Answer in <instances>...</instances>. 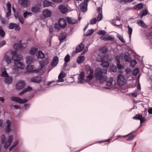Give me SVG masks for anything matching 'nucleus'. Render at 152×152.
I'll return each instance as SVG.
<instances>
[{
	"mask_svg": "<svg viewBox=\"0 0 152 152\" xmlns=\"http://www.w3.org/2000/svg\"><path fill=\"white\" fill-rule=\"evenodd\" d=\"M66 19L68 23L70 24H76L77 23V19H75L71 17H67Z\"/></svg>",
	"mask_w": 152,
	"mask_h": 152,
	"instance_id": "4468645a",
	"label": "nucleus"
},
{
	"mask_svg": "<svg viewBox=\"0 0 152 152\" xmlns=\"http://www.w3.org/2000/svg\"><path fill=\"white\" fill-rule=\"evenodd\" d=\"M6 44V41L3 40L0 42V47H2L4 45H5Z\"/></svg>",
	"mask_w": 152,
	"mask_h": 152,
	"instance_id": "69168bd1",
	"label": "nucleus"
},
{
	"mask_svg": "<svg viewBox=\"0 0 152 152\" xmlns=\"http://www.w3.org/2000/svg\"><path fill=\"white\" fill-rule=\"evenodd\" d=\"M142 116V115L139 113L136 114L133 117V118L134 119L140 120Z\"/></svg>",
	"mask_w": 152,
	"mask_h": 152,
	"instance_id": "a19ab883",
	"label": "nucleus"
},
{
	"mask_svg": "<svg viewBox=\"0 0 152 152\" xmlns=\"http://www.w3.org/2000/svg\"><path fill=\"white\" fill-rule=\"evenodd\" d=\"M101 66L102 67L107 68L109 67V63L107 61H103L100 64Z\"/></svg>",
	"mask_w": 152,
	"mask_h": 152,
	"instance_id": "473e14b6",
	"label": "nucleus"
},
{
	"mask_svg": "<svg viewBox=\"0 0 152 152\" xmlns=\"http://www.w3.org/2000/svg\"><path fill=\"white\" fill-rule=\"evenodd\" d=\"M143 5L142 3H140L139 4L135 6V9L138 10H140V9L143 8Z\"/></svg>",
	"mask_w": 152,
	"mask_h": 152,
	"instance_id": "58836bf2",
	"label": "nucleus"
},
{
	"mask_svg": "<svg viewBox=\"0 0 152 152\" xmlns=\"http://www.w3.org/2000/svg\"><path fill=\"white\" fill-rule=\"evenodd\" d=\"M94 32L93 29L89 30L87 33L86 35L87 36H89L91 35Z\"/></svg>",
	"mask_w": 152,
	"mask_h": 152,
	"instance_id": "3c124183",
	"label": "nucleus"
},
{
	"mask_svg": "<svg viewBox=\"0 0 152 152\" xmlns=\"http://www.w3.org/2000/svg\"><path fill=\"white\" fill-rule=\"evenodd\" d=\"M45 54L41 51H39L38 53L36 54V56L38 59H42L45 57Z\"/></svg>",
	"mask_w": 152,
	"mask_h": 152,
	"instance_id": "c756f323",
	"label": "nucleus"
},
{
	"mask_svg": "<svg viewBox=\"0 0 152 152\" xmlns=\"http://www.w3.org/2000/svg\"><path fill=\"white\" fill-rule=\"evenodd\" d=\"M5 35V32L2 28L0 26V36L1 37H4Z\"/></svg>",
	"mask_w": 152,
	"mask_h": 152,
	"instance_id": "a18cd8bd",
	"label": "nucleus"
},
{
	"mask_svg": "<svg viewBox=\"0 0 152 152\" xmlns=\"http://www.w3.org/2000/svg\"><path fill=\"white\" fill-rule=\"evenodd\" d=\"M89 0H85L84 1H82L79 5L80 11L83 12H85L87 10L88 2Z\"/></svg>",
	"mask_w": 152,
	"mask_h": 152,
	"instance_id": "7ed1b4c3",
	"label": "nucleus"
},
{
	"mask_svg": "<svg viewBox=\"0 0 152 152\" xmlns=\"http://www.w3.org/2000/svg\"><path fill=\"white\" fill-rule=\"evenodd\" d=\"M40 10V8L38 6H34L32 7L31 11L34 13H37L39 12Z\"/></svg>",
	"mask_w": 152,
	"mask_h": 152,
	"instance_id": "7c9ffc66",
	"label": "nucleus"
},
{
	"mask_svg": "<svg viewBox=\"0 0 152 152\" xmlns=\"http://www.w3.org/2000/svg\"><path fill=\"white\" fill-rule=\"evenodd\" d=\"M85 57L83 56H80L77 59V62L79 64H80L83 62L85 59Z\"/></svg>",
	"mask_w": 152,
	"mask_h": 152,
	"instance_id": "72a5a7b5",
	"label": "nucleus"
},
{
	"mask_svg": "<svg viewBox=\"0 0 152 152\" xmlns=\"http://www.w3.org/2000/svg\"><path fill=\"white\" fill-rule=\"evenodd\" d=\"M51 11L49 10H45L42 12V15L45 17H49L51 15Z\"/></svg>",
	"mask_w": 152,
	"mask_h": 152,
	"instance_id": "a878e982",
	"label": "nucleus"
},
{
	"mask_svg": "<svg viewBox=\"0 0 152 152\" xmlns=\"http://www.w3.org/2000/svg\"><path fill=\"white\" fill-rule=\"evenodd\" d=\"M138 73V70L137 69H134L133 71V75L134 76H135Z\"/></svg>",
	"mask_w": 152,
	"mask_h": 152,
	"instance_id": "680f3d73",
	"label": "nucleus"
},
{
	"mask_svg": "<svg viewBox=\"0 0 152 152\" xmlns=\"http://www.w3.org/2000/svg\"><path fill=\"white\" fill-rule=\"evenodd\" d=\"M106 58V55L103 53H99L97 58L96 60L99 62H102L105 61Z\"/></svg>",
	"mask_w": 152,
	"mask_h": 152,
	"instance_id": "2eb2a0df",
	"label": "nucleus"
},
{
	"mask_svg": "<svg viewBox=\"0 0 152 152\" xmlns=\"http://www.w3.org/2000/svg\"><path fill=\"white\" fill-rule=\"evenodd\" d=\"M124 57L125 61L126 62H130L131 59L128 52L125 53L124 54Z\"/></svg>",
	"mask_w": 152,
	"mask_h": 152,
	"instance_id": "c85d7f7f",
	"label": "nucleus"
},
{
	"mask_svg": "<svg viewBox=\"0 0 152 152\" xmlns=\"http://www.w3.org/2000/svg\"><path fill=\"white\" fill-rule=\"evenodd\" d=\"M1 139L2 143H3L6 140V137L4 134L1 135Z\"/></svg>",
	"mask_w": 152,
	"mask_h": 152,
	"instance_id": "4d7b16f0",
	"label": "nucleus"
},
{
	"mask_svg": "<svg viewBox=\"0 0 152 152\" xmlns=\"http://www.w3.org/2000/svg\"><path fill=\"white\" fill-rule=\"evenodd\" d=\"M84 45L83 43H81L78 46H77L76 48V52L79 53L81 51L84 49Z\"/></svg>",
	"mask_w": 152,
	"mask_h": 152,
	"instance_id": "5701e85b",
	"label": "nucleus"
},
{
	"mask_svg": "<svg viewBox=\"0 0 152 152\" xmlns=\"http://www.w3.org/2000/svg\"><path fill=\"white\" fill-rule=\"evenodd\" d=\"M107 50V48L106 47H103L100 49V50L101 52L100 53H103V54L105 55Z\"/></svg>",
	"mask_w": 152,
	"mask_h": 152,
	"instance_id": "37998d69",
	"label": "nucleus"
},
{
	"mask_svg": "<svg viewBox=\"0 0 152 152\" xmlns=\"http://www.w3.org/2000/svg\"><path fill=\"white\" fill-rule=\"evenodd\" d=\"M112 137H111V138H109L105 140L104 141H99L98 142L99 143H101L104 142H110L111 140H112Z\"/></svg>",
	"mask_w": 152,
	"mask_h": 152,
	"instance_id": "bf43d9fd",
	"label": "nucleus"
},
{
	"mask_svg": "<svg viewBox=\"0 0 152 152\" xmlns=\"http://www.w3.org/2000/svg\"><path fill=\"white\" fill-rule=\"evenodd\" d=\"M65 76V74L64 72H61L58 76V80H57V82H62L64 81V80L63 79Z\"/></svg>",
	"mask_w": 152,
	"mask_h": 152,
	"instance_id": "aec40b11",
	"label": "nucleus"
},
{
	"mask_svg": "<svg viewBox=\"0 0 152 152\" xmlns=\"http://www.w3.org/2000/svg\"><path fill=\"white\" fill-rule=\"evenodd\" d=\"M13 140V136L12 135H10L9 136L8 140H7V141H6V142H8L9 143H11V142H12Z\"/></svg>",
	"mask_w": 152,
	"mask_h": 152,
	"instance_id": "5fc2aeb1",
	"label": "nucleus"
},
{
	"mask_svg": "<svg viewBox=\"0 0 152 152\" xmlns=\"http://www.w3.org/2000/svg\"><path fill=\"white\" fill-rule=\"evenodd\" d=\"M88 72L89 75L87 76L86 79L87 81H89L91 80L94 77L93 76L94 71L93 69L91 68L90 67H89V70L88 71Z\"/></svg>",
	"mask_w": 152,
	"mask_h": 152,
	"instance_id": "f8f14e48",
	"label": "nucleus"
},
{
	"mask_svg": "<svg viewBox=\"0 0 152 152\" xmlns=\"http://www.w3.org/2000/svg\"><path fill=\"white\" fill-rule=\"evenodd\" d=\"M97 20L96 18H94L92 19L90 21L91 24L93 25L96 23Z\"/></svg>",
	"mask_w": 152,
	"mask_h": 152,
	"instance_id": "864d4df0",
	"label": "nucleus"
},
{
	"mask_svg": "<svg viewBox=\"0 0 152 152\" xmlns=\"http://www.w3.org/2000/svg\"><path fill=\"white\" fill-rule=\"evenodd\" d=\"M40 77L36 76L32 77L31 79V81L36 83H39L42 81Z\"/></svg>",
	"mask_w": 152,
	"mask_h": 152,
	"instance_id": "6ab92c4d",
	"label": "nucleus"
},
{
	"mask_svg": "<svg viewBox=\"0 0 152 152\" xmlns=\"http://www.w3.org/2000/svg\"><path fill=\"white\" fill-rule=\"evenodd\" d=\"M58 58L57 56H56L53 58L51 64V66L53 67H54L56 66L58 62Z\"/></svg>",
	"mask_w": 152,
	"mask_h": 152,
	"instance_id": "f3484780",
	"label": "nucleus"
},
{
	"mask_svg": "<svg viewBox=\"0 0 152 152\" xmlns=\"http://www.w3.org/2000/svg\"><path fill=\"white\" fill-rule=\"evenodd\" d=\"M54 4L52 2H51L48 0H44L43 3V6L44 7H46L49 6H53Z\"/></svg>",
	"mask_w": 152,
	"mask_h": 152,
	"instance_id": "412c9836",
	"label": "nucleus"
},
{
	"mask_svg": "<svg viewBox=\"0 0 152 152\" xmlns=\"http://www.w3.org/2000/svg\"><path fill=\"white\" fill-rule=\"evenodd\" d=\"M4 59L8 64L11 63V59L9 56L5 55L4 57Z\"/></svg>",
	"mask_w": 152,
	"mask_h": 152,
	"instance_id": "e433bc0d",
	"label": "nucleus"
},
{
	"mask_svg": "<svg viewBox=\"0 0 152 152\" xmlns=\"http://www.w3.org/2000/svg\"><path fill=\"white\" fill-rule=\"evenodd\" d=\"M11 53L13 55L12 59L15 61V66L18 68L21 69H24L25 68L24 64L22 63L20 61L23 58L22 55L16 54L15 51L12 52H11Z\"/></svg>",
	"mask_w": 152,
	"mask_h": 152,
	"instance_id": "f03ea898",
	"label": "nucleus"
},
{
	"mask_svg": "<svg viewBox=\"0 0 152 152\" xmlns=\"http://www.w3.org/2000/svg\"><path fill=\"white\" fill-rule=\"evenodd\" d=\"M58 24L59 26L61 28H64L66 25V21L63 18H60L59 20Z\"/></svg>",
	"mask_w": 152,
	"mask_h": 152,
	"instance_id": "ddd939ff",
	"label": "nucleus"
},
{
	"mask_svg": "<svg viewBox=\"0 0 152 152\" xmlns=\"http://www.w3.org/2000/svg\"><path fill=\"white\" fill-rule=\"evenodd\" d=\"M12 78L11 77H8L5 78L4 82L6 84H10L11 83Z\"/></svg>",
	"mask_w": 152,
	"mask_h": 152,
	"instance_id": "2f4dec72",
	"label": "nucleus"
},
{
	"mask_svg": "<svg viewBox=\"0 0 152 152\" xmlns=\"http://www.w3.org/2000/svg\"><path fill=\"white\" fill-rule=\"evenodd\" d=\"M0 20L2 24H4L5 23V20L1 16H0Z\"/></svg>",
	"mask_w": 152,
	"mask_h": 152,
	"instance_id": "e2e57ef3",
	"label": "nucleus"
},
{
	"mask_svg": "<svg viewBox=\"0 0 152 152\" xmlns=\"http://www.w3.org/2000/svg\"><path fill=\"white\" fill-rule=\"evenodd\" d=\"M128 33H129V37L130 38L131 36V35L132 34V29L129 26H128Z\"/></svg>",
	"mask_w": 152,
	"mask_h": 152,
	"instance_id": "de8ad7c7",
	"label": "nucleus"
},
{
	"mask_svg": "<svg viewBox=\"0 0 152 152\" xmlns=\"http://www.w3.org/2000/svg\"><path fill=\"white\" fill-rule=\"evenodd\" d=\"M32 90V88L30 87L29 86L27 88H25L20 93V94H22L26 92L30 91H31Z\"/></svg>",
	"mask_w": 152,
	"mask_h": 152,
	"instance_id": "c9c22d12",
	"label": "nucleus"
},
{
	"mask_svg": "<svg viewBox=\"0 0 152 152\" xmlns=\"http://www.w3.org/2000/svg\"><path fill=\"white\" fill-rule=\"evenodd\" d=\"M27 72L32 73H38L40 71L39 69H35L33 70L34 66L33 65H28L26 68Z\"/></svg>",
	"mask_w": 152,
	"mask_h": 152,
	"instance_id": "39448f33",
	"label": "nucleus"
},
{
	"mask_svg": "<svg viewBox=\"0 0 152 152\" xmlns=\"http://www.w3.org/2000/svg\"><path fill=\"white\" fill-rule=\"evenodd\" d=\"M100 39L105 41H112L114 39V37L111 35H108L106 37L102 36Z\"/></svg>",
	"mask_w": 152,
	"mask_h": 152,
	"instance_id": "a211bd4d",
	"label": "nucleus"
},
{
	"mask_svg": "<svg viewBox=\"0 0 152 152\" xmlns=\"http://www.w3.org/2000/svg\"><path fill=\"white\" fill-rule=\"evenodd\" d=\"M11 99L12 101L18 102L20 103H24L27 101L26 99H22L18 97L12 96L11 97Z\"/></svg>",
	"mask_w": 152,
	"mask_h": 152,
	"instance_id": "423d86ee",
	"label": "nucleus"
},
{
	"mask_svg": "<svg viewBox=\"0 0 152 152\" xmlns=\"http://www.w3.org/2000/svg\"><path fill=\"white\" fill-rule=\"evenodd\" d=\"M113 80V77L110 78V79L109 80H107L106 81V80L104 82L106 83V85L108 86L107 87H106V88L109 89L110 87H111L112 86V82Z\"/></svg>",
	"mask_w": 152,
	"mask_h": 152,
	"instance_id": "393cba45",
	"label": "nucleus"
},
{
	"mask_svg": "<svg viewBox=\"0 0 152 152\" xmlns=\"http://www.w3.org/2000/svg\"><path fill=\"white\" fill-rule=\"evenodd\" d=\"M148 12V11L147 10H144L143 11V12H141L140 14V17H142L143 16H145L146 15Z\"/></svg>",
	"mask_w": 152,
	"mask_h": 152,
	"instance_id": "79ce46f5",
	"label": "nucleus"
},
{
	"mask_svg": "<svg viewBox=\"0 0 152 152\" xmlns=\"http://www.w3.org/2000/svg\"><path fill=\"white\" fill-rule=\"evenodd\" d=\"M58 9L64 14H65L68 11L67 6L64 4H61L58 6Z\"/></svg>",
	"mask_w": 152,
	"mask_h": 152,
	"instance_id": "0eeeda50",
	"label": "nucleus"
},
{
	"mask_svg": "<svg viewBox=\"0 0 152 152\" xmlns=\"http://www.w3.org/2000/svg\"><path fill=\"white\" fill-rule=\"evenodd\" d=\"M1 76L2 77H8V74L6 70H4L2 72V74L1 75Z\"/></svg>",
	"mask_w": 152,
	"mask_h": 152,
	"instance_id": "49530a36",
	"label": "nucleus"
},
{
	"mask_svg": "<svg viewBox=\"0 0 152 152\" xmlns=\"http://www.w3.org/2000/svg\"><path fill=\"white\" fill-rule=\"evenodd\" d=\"M97 33L99 34L104 36L106 35V32L104 30H101L98 31Z\"/></svg>",
	"mask_w": 152,
	"mask_h": 152,
	"instance_id": "09e8293b",
	"label": "nucleus"
},
{
	"mask_svg": "<svg viewBox=\"0 0 152 152\" xmlns=\"http://www.w3.org/2000/svg\"><path fill=\"white\" fill-rule=\"evenodd\" d=\"M107 69H106L97 68L95 72L94 76L95 79L99 81L100 84L104 83L107 78L106 75Z\"/></svg>",
	"mask_w": 152,
	"mask_h": 152,
	"instance_id": "f257e3e1",
	"label": "nucleus"
},
{
	"mask_svg": "<svg viewBox=\"0 0 152 152\" xmlns=\"http://www.w3.org/2000/svg\"><path fill=\"white\" fill-rule=\"evenodd\" d=\"M118 38L123 43H125V41L124 40L123 37L121 36H119Z\"/></svg>",
	"mask_w": 152,
	"mask_h": 152,
	"instance_id": "338daca9",
	"label": "nucleus"
},
{
	"mask_svg": "<svg viewBox=\"0 0 152 152\" xmlns=\"http://www.w3.org/2000/svg\"><path fill=\"white\" fill-rule=\"evenodd\" d=\"M137 23L140 26H142V27H145V23L142 20H138L137 22Z\"/></svg>",
	"mask_w": 152,
	"mask_h": 152,
	"instance_id": "4c0bfd02",
	"label": "nucleus"
},
{
	"mask_svg": "<svg viewBox=\"0 0 152 152\" xmlns=\"http://www.w3.org/2000/svg\"><path fill=\"white\" fill-rule=\"evenodd\" d=\"M25 86V82L23 80H20L16 83V88L20 90L23 88Z\"/></svg>",
	"mask_w": 152,
	"mask_h": 152,
	"instance_id": "1a4fd4ad",
	"label": "nucleus"
},
{
	"mask_svg": "<svg viewBox=\"0 0 152 152\" xmlns=\"http://www.w3.org/2000/svg\"><path fill=\"white\" fill-rule=\"evenodd\" d=\"M122 136L118 135V137ZM122 137H124V138H126V140L127 141H130L133 139L135 137V136L132 133H130L125 136H123Z\"/></svg>",
	"mask_w": 152,
	"mask_h": 152,
	"instance_id": "dca6fc26",
	"label": "nucleus"
},
{
	"mask_svg": "<svg viewBox=\"0 0 152 152\" xmlns=\"http://www.w3.org/2000/svg\"><path fill=\"white\" fill-rule=\"evenodd\" d=\"M37 50L38 49L37 48H33L30 50V53L31 54H34L37 53Z\"/></svg>",
	"mask_w": 152,
	"mask_h": 152,
	"instance_id": "ea45409f",
	"label": "nucleus"
},
{
	"mask_svg": "<svg viewBox=\"0 0 152 152\" xmlns=\"http://www.w3.org/2000/svg\"><path fill=\"white\" fill-rule=\"evenodd\" d=\"M9 29H12L15 28V30L16 31H19L20 28L19 26L16 23H10L8 26Z\"/></svg>",
	"mask_w": 152,
	"mask_h": 152,
	"instance_id": "9d476101",
	"label": "nucleus"
},
{
	"mask_svg": "<svg viewBox=\"0 0 152 152\" xmlns=\"http://www.w3.org/2000/svg\"><path fill=\"white\" fill-rule=\"evenodd\" d=\"M70 57V56L67 54L65 57L64 61L65 62H68L69 61Z\"/></svg>",
	"mask_w": 152,
	"mask_h": 152,
	"instance_id": "8fccbe9b",
	"label": "nucleus"
},
{
	"mask_svg": "<svg viewBox=\"0 0 152 152\" xmlns=\"http://www.w3.org/2000/svg\"><path fill=\"white\" fill-rule=\"evenodd\" d=\"M117 66L118 68L119 69H124V66H123L121 64H120V63H117Z\"/></svg>",
	"mask_w": 152,
	"mask_h": 152,
	"instance_id": "13d9d810",
	"label": "nucleus"
},
{
	"mask_svg": "<svg viewBox=\"0 0 152 152\" xmlns=\"http://www.w3.org/2000/svg\"><path fill=\"white\" fill-rule=\"evenodd\" d=\"M49 63V59L48 58H46L45 60L40 61L39 63L41 65V68L42 69L44 66L46 65Z\"/></svg>",
	"mask_w": 152,
	"mask_h": 152,
	"instance_id": "4be33fe9",
	"label": "nucleus"
},
{
	"mask_svg": "<svg viewBox=\"0 0 152 152\" xmlns=\"http://www.w3.org/2000/svg\"><path fill=\"white\" fill-rule=\"evenodd\" d=\"M67 35L64 32H62L59 37V40L60 42H62L63 41L65 40L66 38Z\"/></svg>",
	"mask_w": 152,
	"mask_h": 152,
	"instance_id": "b1692460",
	"label": "nucleus"
},
{
	"mask_svg": "<svg viewBox=\"0 0 152 152\" xmlns=\"http://www.w3.org/2000/svg\"><path fill=\"white\" fill-rule=\"evenodd\" d=\"M6 126L5 130L7 133H9L11 131L10 125L11 122L9 120H7L6 122Z\"/></svg>",
	"mask_w": 152,
	"mask_h": 152,
	"instance_id": "bb28decb",
	"label": "nucleus"
},
{
	"mask_svg": "<svg viewBox=\"0 0 152 152\" xmlns=\"http://www.w3.org/2000/svg\"><path fill=\"white\" fill-rule=\"evenodd\" d=\"M26 59V63L28 64H31L34 60L33 58L32 57L30 56H27Z\"/></svg>",
	"mask_w": 152,
	"mask_h": 152,
	"instance_id": "f704fd0d",
	"label": "nucleus"
},
{
	"mask_svg": "<svg viewBox=\"0 0 152 152\" xmlns=\"http://www.w3.org/2000/svg\"><path fill=\"white\" fill-rule=\"evenodd\" d=\"M31 13L28 12H26L24 13L23 14V16L25 18H26L28 17L27 15H31Z\"/></svg>",
	"mask_w": 152,
	"mask_h": 152,
	"instance_id": "603ef678",
	"label": "nucleus"
},
{
	"mask_svg": "<svg viewBox=\"0 0 152 152\" xmlns=\"http://www.w3.org/2000/svg\"><path fill=\"white\" fill-rule=\"evenodd\" d=\"M102 13H99L98 16L97 20L98 21H100L102 19Z\"/></svg>",
	"mask_w": 152,
	"mask_h": 152,
	"instance_id": "6e6d98bb",
	"label": "nucleus"
},
{
	"mask_svg": "<svg viewBox=\"0 0 152 152\" xmlns=\"http://www.w3.org/2000/svg\"><path fill=\"white\" fill-rule=\"evenodd\" d=\"M18 3L24 7H27L30 4V1L28 0H19Z\"/></svg>",
	"mask_w": 152,
	"mask_h": 152,
	"instance_id": "6e6552de",
	"label": "nucleus"
},
{
	"mask_svg": "<svg viewBox=\"0 0 152 152\" xmlns=\"http://www.w3.org/2000/svg\"><path fill=\"white\" fill-rule=\"evenodd\" d=\"M26 44L25 43H16L14 44V47H16V49H23L26 47Z\"/></svg>",
	"mask_w": 152,
	"mask_h": 152,
	"instance_id": "9b49d317",
	"label": "nucleus"
},
{
	"mask_svg": "<svg viewBox=\"0 0 152 152\" xmlns=\"http://www.w3.org/2000/svg\"><path fill=\"white\" fill-rule=\"evenodd\" d=\"M125 71L127 74H129L130 72H132V70L131 69L128 68L126 69Z\"/></svg>",
	"mask_w": 152,
	"mask_h": 152,
	"instance_id": "774afa93",
	"label": "nucleus"
},
{
	"mask_svg": "<svg viewBox=\"0 0 152 152\" xmlns=\"http://www.w3.org/2000/svg\"><path fill=\"white\" fill-rule=\"evenodd\" d=\"M117 82L118 85L122 86L125 83V79L123 75L119 74L118 75Z\"/></svg>",
	"mask_w": 152,
	"mask_h": 152,
	"instance_id": "20e7f679",
	"label": "nucleus"
},
{
	"mask_svg": "<svg viewBox=\"0 0 152 152\" xmlns=\"http://www.w3.org/2000/svg\"><path fill=\"white\" fill-rule=\"evenodd\" d=\"M11 143L8 142H6L4 144V148L5 149H7L8 148L9 146L10 145Z\"/></svg>",
	"mask_w": 152,
	"mask_h": 152,
	"instance_id": "052dcab7",
	"label": "nucleus"
},
{
	"mask_svg": "<svg viewBox=\"0 0 152 152\" xmlns=\"http://www.w3.org/2000/svg\"><path fill=\"white\" fill-rule=\"evenodd\" d=\"M85 73L83 72H82L79 75L78 79L80 83H82L84 80Z\"/></svg>",
	"mask_w": 152,
	"mask_h": 152,
	"instance_id": "cd10ccee",
	"label": "nucleus"
},
{
	"mask_svg": "<svg viewBox=\"0 0 152 152\" xmlns=\"http://www.w3.org/2000/svg\"><path fill=\"white\" fill-rule=\"evenodd\" d=\"M137 62L135 59H133L131 60V63L130 64V66L134 68V67L135 65L136 64Z\"/></svg>",
	"mask_w": 152,
	"mask_h": 152,
	"instance_id": "c03bdc74",
	"label": "nucleus"
},
{
	"mask_svg": "<svg viewBox=\"0 0 152 152\" xmlns=\"http://www.w3.org/2000/svg\"><path fill=\"white\" fill-rule=\"evenodd\" d=\"M18 20L21 23V24H23L24 23L23 21V18L22 17H18Z\"/></svg>",
	"mask_w": 152,
	"mask_h": 152,
	"instance_id": "0e129e2a",
	"label": "nucleus"
}]
</instances>
